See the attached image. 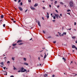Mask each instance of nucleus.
Returning <instances> with one entry per match:
<instances>
[{
    "mask_svg": "<svg viewBox=\"0 0 77 77\" xmlns=\"http://www.w3.org/2000/svg\"><path fill=\"white\" fill-rule=\"evenodd\" d=\"M23 69H24V68L22 67L21 68V69H20L21 71L19 70L18 71V72H26L27 71V70L25 69H24V70H23Z\"/></svg>",
    "mask_w": 77,
    "mask_h": 77,
    "instance_id": "obj_1",
    "label": "nucleus"
},
{
    "mask_svg": "<svg viewBox=\"0 0 77 77\" xmlns=\"http://www.w3.org/2000/svg\"><path fill=\"white\" fill-rule=\"evenodd\" d=\"M69 4L70 7H73V6H74V2L72 1H69Z\"/></svg>",
    "mask_w": 77,
    "mask_h": 77,
    "instance_id": "obj_2",
    "label": "nucleus"
},
{
    "mask_svg": "<svg viewBox=\"0 0 77 77\" xmlns=\"http://www.w3.org/2000/svg\"><path fill=\"white\" fill-rule=\"evenodd\" d=\"M55 16L57 18H59V15L58 14H55Z\"/></svg>",
    "mask_w": 77,
    "mask_h": 77,
    "instance_id": "obj_3",
    "label": "nucleus"
},
{
    "mask_svg": "<svg viewBox=\"0 0 77 77\" xmlns=\"http://www.w3.org/2000/svg\"><path fill=\"white\" fill-rule=\"evenodd\" d=\"M47 16H46V17L48 18H48H49V14L48 12H47Z\"/></svg>",
    "mask_w": 77,
    "mask_h": 77,
    "instance_id": "obj_4",
    "label": "nucleus"
},
{
    "mask_svg": "<svg viewBox=\"0 0 77 77\" xmlns=\"http://www.w3.org/2000/svg\"><path fill=\"white\" fill-rule=\"evenodd\" d=\"M0 64L1 65V67H2L3 66H4V64H3V62H1Z\"/></svg>",
    "mask_w": 77,
    "mask_h": 77,
    "instance_id": "obj_5",
    "label": "nucleus"
},
{
    "mask_svg": "<svg viewBox=\"0 0 77 77\" xmlns=\"http://www.w3.org/2000/svg\"><path fill=\"white\" fill-rule=\"evenodd\" d=\"M72 48H75L77 50V48L74 45L72 46Z\"/></svg>",
    "mask_w": 77,
    "mask_h": 77,
    "instance_id": "obj_6",
    "label": "nucleus"
},
{
    "mask_svg": "<svg viewBox=\"0 0 77 77\" xmlns=\"http://www.w3.org/2000/svg\"><path fill=\"white\" fill-rule=\"evenodd\" d=\"M18 8L20 11H23V8H22L21 7H19Z\"/></svg>",
    "mask_w": 77,
    "mask_h": 77,
    "instance_id": "obj_7",
    "label": "nucleus"
},
{
    "mask_svg": "<svg viewBox=\"0 0 77 77\" xmlns=\"http://www.w3.org/2000/svg\"><path fill=\"white\" fill-rule=\"evenodd\" d=\"M3 71V72H4V73H5L4 74V75H7V74H8V73L7 72H6V71Z\"/></svg>",
    "mask_w": 77,
    "mask_h": 77,
    "instance_id": "obj_8",
    "label": "nucleus"
},
{
    "mask_svg": "<svg viewBox=\"0 0 77 77\" xmlns=\"http://www.w3.org/2000/svg\"><path fill=\"white\" fill-rule=\"evenodd\" d=\"M45 56L44 57V59H45L46 58V57H47V55H48V53L47 54V55H46V54H45Z\"/></svg>",
    "mask_w": 77,
    "mask_h": 77,
    "instance_id": "obj_9",
    "label": "nucleus"
},
{
    "mask_svg": "<svg viewBox=\"0 0 77 77\" xmlns=\"http://www.w3.org/2000/svg\"><path fill=\"white\" fill-rule=\"evenodd\" d=\"M37 23L38 26L41 27V24H40V22H39V21H37Z\"/></svg>",
    "mask_w": 77,
    "mask_h": 77,
    "instance_id": "obj_10",
    "label": "nucleus"
},
{
    "mask_svg": "<svg viewBox=\"0 0 77 77\" xmlns=\"http://www.w3.org/2000/svg\"><path fill=\"white\" fill-rule=\"evenodd\" d=\"M23 42L22 40H19L17 42V43H20V42Z\"/></svg>",
    "mask_w": 77,
    "mask_h": 77,
    "instance_id": "obj_11",
    "label": "nucleus"
},
{
    "mask_svg": "<svg viewBox=\"0 0 77 77\" xmlns=\"http://www.w3.org/2000/svg\"><path fill=\"white\" fill-rule=\"evenodd\" d=\"M30 8H31V9H32V10H34L35 9V8H34V7H33L32 6H31L30 7Z\"/></svg>",
    "mask_w": 77,
    "mask_h": 77,
    "instance_id": "obj_12",
    "label": "nucleus"
},
{
    "mask_svg": "<svg viewBox=\"0 0 77 77\" xmlns=\"http://www.w3.org/2000/svg\"><path fill=\"white\" fill-rule=\"evenodd\" d=\"M44 77H48V76L47 75V74H45L44 75Z\"/></svg>",
    "mask_w": 77,
    "mask_h": 77,
    "instance_id": "obj_13",
    "label": "nucleus"
},
{
    "mask_svg": "<svg viewBox=\"0 0 77 77\" xmlns=\"http://www.w3.org/2000/svg\"><path fill=\"white\" fill-rule=\"evenodd\" d=\"M38 5V4H35L34 5V7H36V6H37Z\"/></svg>",
    "mask_w": 77,
    "mask_h": 77,
    "instance_id": "obj_14",
    "label": "nucleus"
},
{
    "mask_svg": "<svg viewBox=\"0 0 77 77\" xmlns=\"http://www.w3.org/2000/svg\"><path fill=\"white\" fill-rule=\"evenodd\" d=\"M60 5H64V4L62 2H60Z\"/></svg>",
    "mask_w": 77,
    "mask_h": 77,
    "instance_id": "obj_15",
    "label": "nucleus"
},
{
    "mask_svg": "<svg viewBox=\"0 0 77 77\" xmlns=\"http://www.w3.org/2000/svg\"><path fill=\"white\" fill-rule=\"evenodd\" d=\"M13 46H15L16 45H17V43L15 44H13L12 45Z\"/></svg>",
    "mask_w": 77,
    "mask_h": 77,
    "instance_id": "obj_16",
    "label": "nucleus"
},
{
    "mask_svg": "<svg viewBox=\"0 0 77 77\" xmlns=\"http://www.w3.org/2000/svg\"><path fill=\"white\" fill-rule=\"evenodd\" d=\"M24 65H28L29 64L28 63H24Z\"/></svg>",
    "mask_w": 77,
    "mask_h": 77,
    "instance_id": "obj_17",
    "label": "nucleus"
},
{
    "mask_svg": "<svg viewBox=\"0 0 77 77\" xmlns=\"http://www.w3.org/2000/svg\"><path fill=\"white\" fill-rule=\"evenodd\" d=\"M67 11L68 12H71V10L68 9L67 10Z\"/></svg>",
    "mask_w": 77,
    "mask_h": 77,
    "instance_id": "obj_18",
    "label": "nucleus"
},
{
    "mask_svg": "<svg viewBox=\"0 0 77 77\" xmlns=\"http://www.w3.org/2000/svg\"><path fill=\"white\" fill-rule=\"evenodd\" d=\"M18 44L20 45H23V43H18Z\"/></svg>",
    "mask_w": 77,
    "mask_h": 77,
    "instance_id": "obj_19",
    "label": "nucleus"
},
{
    "mask_svg": "<svg viewBox=\"0 0 77 77\" xmlns=\"http://www.w3.org/2000/svg\"><path fill=\"white\" fill-rule=\"evenodd\" d=\"M12 60H15V57H12Z\"/></svg>",
    "mask_w": 77,
    "mask_h": 77,
    "instance_id": "obj_20",
    "label": "nucleus"
},
{
    "mask_svg": "<svg viewBox=\"0 0 77 77\" xmlns=\"http://www.w3.org/2000/svg\"><path fill=\"white\" fill-rule=\"evenodd\" d=\"M3 17H4V16L3 15H2L1 16V18H3Z\"/></svg>",
    "mask_w": 77,
    "mask_h": 77,
    "instance_id": "obj_21",
    "label": "nucleus"
},
{
    "mask_svg": "<svg viewBox=\"0 0 77 77\" xmlns=\"http://www.w3.org/2000/svg\"><path fill=\"white\" fill-rule=\"evenodd\" d=\"M24 61H26V58H24L23 59Z\"/></svg>",
    "mask_w": 77,
    "mask_h": 77,
    "instance_id": "obj_22",
    "label": "nucleus"
},
{
    "mask_svg": "<svg viewBox=\"0 0 77 77\" xmlns=\"http://www.w3.org/2000/svg\"><path fill=\"white\" fill-rule=\"evenodd\" d=\"M72 39H75V36L72 37Z\"/></svg>",
    "mask_w": 77,
    "mask_h": 77,
    "instance_id": "obj_23",
    "label": "nucleus"
},
{
    "mask_svg": "<svg viewBox=\"0 0 77 77\" xmlns=\"http://www.w3.org/2000/svg\"><path fill=\"white\" fill-rule=\"evenodd\" d=\"M13 67H14V70H15V69H16V68L14 66H13Z\"/></svg>",
    "mask_w": 77,
    "mask_h": 77,
    "instance_id": "obj_24",
    "label": "nucleus"
},
{
    "mask_svg": "<svg viewBox=\"0 0 77 77\" xmlns=\"http://www.w3.org/2000/svg\"><path fill=\"white\" fill-rule=\"evenodd\" d=\"M63 60H66V58H65L63 57Z\"/></svg>",
    "mask_w": 77,
    "mask_h": 77,
    "instance_id": "obj_25",
    "label": "nucleus"
},
{
    "mask_svg": "<svg viewBox=\"0 0 77 77\" xmlns=\"http://www.w3.org/2000/svg\"><path fill=\"white\" fill-rule=\"evenodd\" d=\"M63 35H66V32H64L63 33Z\"/></svg>",
    "mask_w": 77,
    "mask_h": 77,
    "instance_id": "obj_26",
    "label": "nucleus"
},
{
    "mask_svg": "<svg viewBox=\"0 0 77 77\" xmlns=\"http://www.w3.org/2000/svg\"><path fill=\"white\" fill-rule=\"evenodd\" d=\"M28 1L29 3H30L31 2V0H28Z\"/></svg>",
    "mask_w": 77,
    "mask_h": 77,
    "instance_id": "obj_27",
    "label": "nucleus"
},
{
    "mask_svg": "<svg viewBox=\"0 0 77 77\" xmlns=\"http://www.w3.org/2000/svg\"><path fill=\"white\" fill-rule=\"evenodd\" d=\"M57 1H56L54 2V4H57Z\"/></svg>",
    "mask_w": 77,
    "mask_h": 77,
    "instance_id": "obj_28",
    "label": "nucleus"
},
{
    "mask_svg": "<svg viewBox=\"0 0 77 77\" xmlns=\"http://www.w3.org/2000/svg\"><path fill=\"white\" fill-rule=\"evenodd\" d=\"M67 14H68L69 15H71V13H67Z\"/></svg>",
    "mask_w": 77,
    "mask_h": 77,
    "instance_id": "obj_29",
    "label": "nucleus"
},
{
    "mask_svg": "<svg viewBox=\"0 0 77 77\" xmlns=\"http://www.w3.org/2000/svg\"><path fill=\"white\" fill-rule=\"evenodd\" d=\"M58 33H59V35H60V36H61V35H61V33L59 32H58Z\"/></svg>",
    "mask_w": 77,
    "mask_h": 77,
    "instance_id": "obj_30",
    "label": "nucleus"
},
{
    "mask_svg": "<svg viewBox=\"0 0 77 77\" xmlns=\"http://www.w3.org/2000/svg\"><path fill=\"white\" fill-rule=\"evenodd\" d=\"M20 6H22V5H23V3L22 2H21L20 4Z\"/></svg>",
    "mask_w": 77,
    "mask_h": 77,
    "instance_id": "obj_31",
    "label": "nucleus"
},
{
    "mask_svg": "<svg viewBox=\"0 0 77 77\" xmlns=\"http://www.w3.org/2000/svg\"><path fill=\"white\" fill-rule=\"evenodd\" d=\"M54 44H56V41H54L53 42Z\"/></svg>",
    "mask_w": 77,
    "mask_h": 77,
    "instance_id": "obj_32",
    "label": "nucleus"
},
{
    "mask_svg": "<svg viewBox=\"0 0 77 77\" xmlns=\"http://www.w3.org/2000/svg\"><path fill=\"white\" fill-rule=\"evenodd\" d=\"M4 59H5V60H6V57H4Z\"/></svg>",
    "mask_w": 77,
    "mask_h": 77,
    "instance_id": "obj_33",
    "label": "nucleus"
},
{
    "mask_svg": "<svg viewBox=\"0 0 77 77\" xmlns=\"http://www.w3.org/2000/svg\"><path fill=\"white\" fill-rule=\"evenodd\" d=\"M53 18L55 20V19H56V17H55V16H54Z\"/></svg>",
    "mask_w": 77,
    "mask_h": 77,
    "instance_id": "obj_34",
    "label": "nucleus"
},
{
    "mask_svg": "<svg viewBox=\"0 0 77 77\" xmlns=\"http://www.w3.org/2000/svg\"><path fill=\"white\" fill-rule=\"evenodd\" d=\"M10 63V62L9 61H8L7 62V63Z\"/></svg>",
    "mask_w": 77,
    "mask_h": 77,
    "instance_id": "obj_35",
    "label": "nucleus"
},
{
    "mask_svg": "<svg viewBox=\"0 0 77 77\" xmlns=\"http://www.w3.org/2000/svg\"><path fill=\"white\" fill-rule=\"evenodd\" d=\"M5 24H4L3 25V26L4 27H5Z\"/></svg>",
    "mask_w": 77,
    "mask_h": 77,
    "instance_id": "obj_36",
    "label": "nucleus"
},
{
    "mask_svg": "<svg viewBox=\"0 0 77 77\" xmlns=\"http://www.w3.org/2000/svg\"><path fill=\"white\" fill-rule=\"evenodd\" d=\"M43 32L44 33H45V32L44 31H43Z\"/></svg>",
    "mask_w": 77,
    "mask_h": 77,
    "instance_id": "obj_37",
    "label": "nucleus"
},
{
    "mask_svg": "<svg viewBox=\"0 0 77 77\" xmlns=\"http://www.w3.org/2000/svg\"><path fill=\"white\" fill-rule=\"evenodd\" d=\"M67 30H71V28H70L69 29H67Z\"/></svg>",
    "mask_w": 77,
    "mask_h": 77,
    "instance_id": "obj_38",
    "label": "nucleus"
},
{
    "mask_svg": "<svg viewBox=\"0 0 77 77\" xmlns=\"http://www.w3.org/2000/svg\"><path fill=\"white\" fill-rule=\"evenodd\" d=\"M40 56L41 57H43V55H42V54H41L40 55Z\"/></svg>",
    "mask_w": 77,
    "mask_h": 77,
    "instance_id": "obj_39",
    "label": "nucleus"
},
{
    "mask_svg": "<svg viewBox=\"0 0 77 77\" xmlns=\"http://www.w3.org/2000/svg\"><path fill=\"white\" fill-rule=\"evenodd\" d=\"M43 9H45V7H42Z\"/></svg>",
    "mask_w": 77,
    "mask_h": 77,
    "instance_id": "obj_40",
    "label": "nucleus"
},
{
    "mask_svg": "<svg viewBox=\"0 0 77 77\" xmlns=\"http://www.w3.org/2000/svg\"><path fill=\"white\" fill-rule=\"evenodd\" d=\"M76 25V22H74V25L75 26Z\"/></svg>",
    "mask_w": 77,
    "mask_h": 77,
    "instance_id": "obj_41",
    "label": "nucleus"
},
{
    "mask_svg": "<svg viewBox=\"0 0 77 77\" xmlns=\"http://www.w3.org/2000/svg\"><path fill=\"white\" fill-rule=\"evenodd\" d=\"M21 2V0H19L18 3H19V2Z\"/></svg>",
    "mask_w": 77,
    "mask_h": 77,
    "instance_id": "obj_42",
    "label": "nucleus"
},
{
    "mask_svg": "<svg viewBox=\"0 0 77 77\" xmlns=\"http://www.w3.org/2000/svg\"><path fill=\"white\" fill-rule=\"evenodd\" d=\"M55 11L57 12V13H58V11H57V10H56Z\"/></svg>",
    "mask_w": 77,
    "mask_h": 77,
    "instance_id": "obj_43",
    "label": "nucleus"
},
{
    "mask_svg": "<svg viewBox=\"0 0 77 77\" xmlns=\"http://www.w3.org/2000/svg\"><path fill=\"white\" fill-rule=\"evenodd\" d=\"M49 6L50 8H51V5H49Z\"/></svg>",
    "mask_w": 77,
    "mask_h": 77,
    "instance_id": "obj_44",
    "label": "nucleus"
},
{
    "mask_svg": "<svg viewBox=\"0 0 77 77\" xmlns=\"http://www.w3.org/2000/svg\"><path fill=\"white\" fill-rule=\"evenodd\" d=\"M73 74H75L74 75H77V74L73 73Z\"/></svg>",
    "mask_w": 77,
    "mask_h": 77,
    "instance_id": "obj_45",
    "label": "nucleus"
},
{
    "mask_svg": "<svg viewBox=\"0 0 77 77\" xmlns=\"http://www.w3.org/2000/svg\"><path fill=\"white\" fill-rule=\"evenodd\" d=\"M60 17H62V14H60Z\"/></svg>",
    "mask_w": 77,
    "mask_h": 77,
    "instance_id": "obj_46",
    "label": "nucleus"
},
{
    "mask_svg": "<svg viewBox=\"0 0 77 77\" xmlns=\"http://www.w3.org/2000/svg\"><path fill=\"white\" fill-rule=\"evenodd\" d=\"M57 8H59V5H58L57 6Z\"/></svg>",
    "mask_w": 77,
    "mask_h": 77,
    "instance_id": "obj_47",
    "label": "nucleus"
},
{
    "mask_svg": "<svg viewBox=\"0 0 77 77\" xmlns=\"http://www.w3.org/2000/svg\"><path fill=\"white\" fill-rule=\"evenodd\" d=\"M27 10H26L25 11V12H27Z\"/></svg>",
    "mask_w": 77,
    "mask_h": 77,
    "instance_id": "obj_48",
    "label": "nucleus"
},
{
    "mask_svg": "<svg viewBox=\"0 0 77 77\" xmlns=\"http://www.w3.org/2000/svg\"><path fill=\"white\" fill-rule=\"evenodd\" d=\"M11 20H12V21H14V19L13 18H12L11 19Z\"/></svg>",
    "mask_w": 77,
    "mask_h": 77,
    "instance_id": "obj_49",
    "label": "nucleus"
},
{
    "mask_svg": "<svg viewBox=\"0 0 77 77\" xmlns=\"http://www.w3.org/2000/svg\"><path fill=\"white\" fill-rule=\"evenodd\" d=\"M3 68H4V69H6V67H3Z\"/></svg>",
    "mask_w": 77,
    "mask_h": 77,
    "instance_id": "obj_50",
    "label": "nucleus"
},
{
    "mask_svg": "<svg viewBox=\"0 0 77 77\" xmlns=\"http://www.w3.org/2000/svg\"><path fill=\"white\" fill-rule=\"evenodd\" d=\"M13 22H14V23H16V21L14 20V21H13Z\"/></svg>",
    "mask_w": 77,
    "mask_h": 77,
    "instance_id": "obj_51",
    "label": "nucleus"
},
{
    "mask_svg": "<svg viewBox=\"0 0 77 77\" xmlns=\"http://www.w3.org/2000/svg\"><path fill=\"white\" fill-rule=\"evenodd\" d=\"M10 77H14V76L13 75H11Z\"/></svg>",
    "mask_w": 77,
    "mask_h": 77,
    "instance_id": "obj_52",
    "label": "nucleus"
},
{
    "mask_svg": "<svg viewBox=\"0 0 77 77\" xmlns=\"http://www.w3.org/2000/svg\"><path fill=\"white\" fill-rule=\"evenodd\" d=\"M52 77H54V75H52Z\"/></svg>",
    "mask_w": 77,
    "mask_h": 77,
    "instance_id": "obj_53",
    "label": "nucleus"
},
{
    "mask_svg": "<svg viewBox=\"0 0 77 77\" xmlns=\"http://www.w3.org/2000/svg\"><path fill=\"white\" fill-rule=\"evenodd\" d=\"M71 63H73V62H72V61H71Z\"/></svg>",
    "mask_w": 77,
    "mask_h": 77,
    "instance_id": "obj_54",
    "label": "nucleus"
},
{
    "mask_svg": "<svg viewBox=\"0 0 77 77\" xmlns=\"http://www.w3.org/2000/svg\"><path fill=\"white\" fill-rule=\"evenodd\" d=\"M72 51L73 53L74 52V50H73Z\"/></svg>",
    "mask_w": 77,
    "mask_h": 77,
    "instance_id": "obj_55",
    "label": "nucleus"
},
{
    "mask_svg": "<svg viewBox=\"0 0 77 77\" xmlns=\"http://www.w3.org/2000/svg\"><path fill=\"white\" fill-rule=\"evenodd\" d=\"M51 16H52L53 15V14H51Z\"/></svg>",
    "mask_w": 77,
    "mask_h": 77,
    "instance_id": "obj_56",
    "label": "nucleus"
},
{
    "mask_svg": "<svg viewBox=\"0 0 77 77\" xmlns=\"http://www.w3.org/2000/svg\"><path fill=\"white\" fill-rule=\"evenodd\" d=\"M55 20H53V21L54 22V21H55Z\"/></svg>",
    "mask_w": 77,
    "mask_h": 77,
    "instance_id": "obj_57",
    "label": "nucleus"
},
{
    "mask_svg": "<svg viewBox=\"0 0 77 77\" xmlns=\"http://www.w3.org/2000/svg\"><path fill=\"white\" fill-rule=\"evenodd\" d=\"M14 47H12V49H14Z\"/></svg>",
    "mask_w": 77,
    "mask_h": 77,
    "instance_id": "obj_58",
    "label": "nucleus"
},
{
    "mask_svg": "<svg viewBox=\"0 0 77 77\" xmlns=\"http://www.w3.org/2000/svg\"><path fill=\"white\" fill-rule=\"evenodd\" d=\"M32 38H31V39L29 40V41H31V40H32Z\"/></svg>",
    "mask_w": 77,
    "mask_h": 77,
    "instance_id": "obj_59",
    "label": "nucleus"
},
{
    "mask_svg": "<svg viewBox=\"0 0 77 77\" xmlns=\"http://www.w3.org/2000/svg\"><path fill=\"white\" fill-rule=\"evenodd\" d=\"M42 51H43V50L41 51H40V53H41V52Z\"/></svg>",
    "mask_w": 77,
    "mask_h": 77,
    "instance_id": "obj_60",
    "label": "nucleus"
},
{
    "mask_svg": "<svg viewBox=\"0 0 77 77\" xmlns=\"http://www.w3.org/2000/svg\"><path fill=\"white\" fill-rule=\"evenodd\" d=\"M75 43H77V41H75Z\"/></svg>",
    "mask_w": 77,
    "mask_h": 77,
    "instance_id": "obj_61",
    "label": "nucleus"
},
{
    "mask_svg": "<svg viewBox=\"0 0 77 77\" xmlns=\"http://www.w3.org/2000/svg\"><path fill=\"white\" fill-rule=\"evenodd\" d=\"M39 66H41V64H39Z\"/></svg>",
    "mask_w": 77,
    "mask_h": 77,
    "instance_id": "obj_62",
    "label": "nucleus"
},
{
    "mask_svg": "<svg viewBox=\"0 0 77 77\" xmlns=\"http://www.w3.org/2000/svg\"><path fill=\"white\" fill-rule=\"evenodd\" d=\"M42 19H43V20H44V17H42Z\"/></svg>",
    "mask_w": 77,
    "mask_h": 77,
    "instance_id": "obj_63",
    "label": "nucleus"
},
{
    "mask_svg": "<svg viewBox=\"0 0 77 77\" xmlns=\"http://www.w3.org/2000/svg\"><path fill=\"white\" fill-rule=\"evenodd\" d=\"M48 38H51V36L49 37H48Z\"/></svg>",
    "mask_w": 77,
    "mask_h": 77,
    "instance_id": "obj_64",
    "label": "nucleus"
}]
</instances>
